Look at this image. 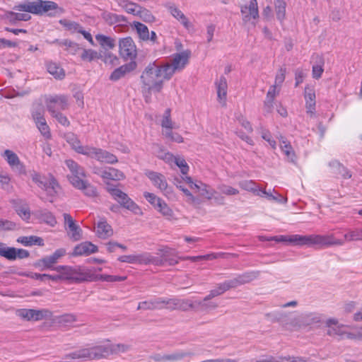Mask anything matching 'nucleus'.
Returning a JSON list of instances; mask_svg holds the SVG:
<instances>
[{"label": "nucleus", "instance_id": "1", "mask_svg": "<svg viewBox=\"0 0 362 362\" xmlns=\"http://www.w3.org/2000/svg\"><path fill=\"white\" fill-rule=\"evenodd\" d=\"M175 69H144L141 79L142 82L141 91L146 103H150L152 92H160L163 83L170 79Z\"/></svg>", "mask_w": 362, "mask_h": 362}, {"label": "nucleus", "instance_id": "2", "mask_svg": "<svg viewBox=\"0 0 362 362\" xmlns=\"http://www.w3.org/2000/svg\"><path fill=\"white\" fill-rule=\"evenodd\" d=\"M16 8L20 11H25L36 15L47 14L49 16H55L64 12V8L52 1L33 0L25 4H19Z\"/></svg>", "mask_w": 362, "mask_h": 362}, {"label": "nucleus", "instance_id": "3", "mask_svg": "<svg viewBox=\"0 0 362 362\" xmlns=\"http://www.w3.org/2000/svg\"><path fill=\"white\" fill-rule=\"evenodd\" d=\"M325 324L328 328L327 334L330 336H337L340 339H362V331L351 333L349 331V326L339 323L335 318L327 320Z\"/></svg>", "mask_w": 362, "mask_h": 362}, {"label": "nucleus", "instance_id": "4", "mask_svg": "<svg viewBox=\"0 0 362 362\" xmlns=\"http://www.w3.org/2000/svg\"><path fill=\"white\" fill-rule=\"evenodd\" d=\"M30 176L32 180L49 196L54 197L58 193L60 189L59 185L51 174L45 177L36 171H33Z\"/></svg>", "mask_w": 362, "mask_h": 362}, {"label": "nucleus", "instance_id": "5", "mask_svg": "<svg viewBox=\"0 0 362 362\" xmlns=\"http://www.w3.org/2000/svg\"><path fill=\"white\" fill-rule=\"evenodd\" d=\"M119 53L125 61H129L132 66L136 67L135 59L137 56L136 46L131 37L120 38L119 40Z\"/></svg>", "mask_w": 362, "mask_h": 362}, {"label": "nucleus", "instance_id": "6", "mask_svg": "<svg viewBox=\"0 0 362 362\" xmlns=\"http://www.w3.org/2000/svg\"><path fill=\"white\" fill-rule=\"evenodd\" d=\"M107 190L123 207L132 211L136 215H141L143 214L141 208L133 200H132L126 193L112 186H107Z\"/></svg>", "mask_w": 362, "mask_h": 362}, {"label": "nucleus", "instance_id": "7", "mask_svg": "<svg viewBox=\"0 0 362 362\" xmlns=\"http://www.w3.org/2000/svg\"><path fill=\"white\" fill-rule=\"evenodd\" d=\"M108 354L107 348L104 346H95L90 349H80L65 355V358L71 359H98L105 357Z\"/></svg>", "mask_w": 362, "mask_h": 362}, {"label": "nucleus", "instance_id": "8", "mask_svg": "<svg viewBox=\"0 0 362 362\" xmlns=\"http://www.w3.org/2000/svg\"><path fill=\"white\" fill-rule=\"evenodd\" d=\"M144 174L150 180L152 185L160 191L163 195L168 198H170L172 197V188L168 185L166 177L164 175L153 170H146Z\"/></svg>", "mask_w": 362, "mask_h": 362}, {"label": "nucleus", "instance_id": "9", "mask_svg": "<svg viewBox=\"0 0 362 362\" xmlns=\"http://www.w3.org/2000/svg\"><path fill=\"white\" fill-rule=\"evenodd\" d=\"M65 164L70 171V174L67 175L70 183L74 187L81 186L82 182L86 179L83 168L71 159L66 160Z\"/></svg>", "mask_w": 362, "mask_h": 362}, {"label": "nucleus", "instance_id": "10", "mask_svg": "<svg viewBox=\"0 0 362 362\" xmlns=\"http://www.w3.org/2000/svg\"><path fill=\"white\" fill-rule=\"evenodd\" d=\"M344 239L336 238L334 234L310 235V247H327L331 246H342Z\"/></svg>", "mask_w": 362, "mask_h": 362}, {"label": "nucleus", "instance_id": "11", "mask_svg": "<svg viewBox=\"0 0 362 362\" xmlns=\"http://www.w3.org/2000/svg\"><path fill=\"white\" fill-rule=\"evenodd\" d=\"M167 309L170 310H188L189 309H194L198 307H202V308H205L206 307V304L203 301H192L189 299H177V298H170L168 299L167 303Z\"/></svg>", "mask_w": 362, "mask_h": 362}, {"label": "nucleus", "instance_id": "12", "mask_svg": "<svg viewBox=\"0 0 362 362\" xmlns=\"http://www.w3.org/2000/svg\"><path fill=\"white\" fill-rule=\"evenodd\" d=\"M93 173L100 176L107 185H109L110 181H121L125 179L122 171L112 167H95Z\"/></svg>", "mask_w": 362, "mask_h": 362}, {"label": "nucleus", "instance_id": "13", "mask_svg": "<svg viewBox=\"0 0 362 362\" xmlns=\"http://www.w3.org/2000/svg\"><path fill=\"white\" fill-rule=\"evenodd\" d=\"M184 181L189 185L191 189L195 190V192H199L201 197H204L207 199H211L214 198L216 200L222 201L223 198L218 199L215 197L216 192L209 185L202 182H194L192 179L189 176L183 177Z\"/></svg>", "mask_w": 362, "mask_h": 362}, {"label": "nucleus", "instance_id": "14", "mask_svg": "<svg viewBox=\"0 0 362 362\" xmlns=\"http://www.w3.org/2000/svg\"><path fill=\"white\" fill-rule=\"evenodd\" d=\"M45 104L49 113L65 110L69 107L68 96L65 95L45 96Z\"/></svg>", "mask_w": 362, "mask_h": 362}, {"label": "nucleus", "instance_id": "15", "mask_svg": "<svg viewBox=\"0 0 362 362\" xmlns=\"http://www.w3.org/2000/svg\"><path fill=\"white\" fill-rule=\"evenodd\" d=\"M118 260L121 262H126L129 264H158L157 258L148 252L122 255L118 257Z\"/></svg>", "mask_w": 362, "mask_h": 362}, {"label": "nucleus", "instance_id": "16", "mask_svg": "<svg viewBox=\"0 0 362 362\" xmlns=\"http://www.w3.org/2000/svg\"><path fill=\"white\" fill-rule=\"evenodd\" d=\"M16 315L27 321H39L51 316V312L46 309L35 310L21 308L16 310Z\"/></svg>", "mask_w": 362, "mask_h": 362}, {"label": "nucleus", "instance_id": "17", "mask_svg": "<svg viewBox=\"0 0 362 362\" xmlns=\"http://www.w3.org/2000/svg\"><path fill=\"white\" fill-rule=\"evenodd\" d=\"M87 150L88 151L86 153V156L91 158H95L99 162L108 164H114L118 161L116 156L105 150L93 146H89L88 149Z\"/></svg>", "mask_w": 362, "mask_h": 362}, {"label": "nucleus", "instance_id": "18", "mask_svg": "<svg viewBox=\"0 0 362 362\" xmlns=\"http://www.w3.org/2000/svg\"><path fill=\"white\" fill-rule=\"evenodd\" d=\"M32 117L42 136L45 139H50L52 137V134L50 129L44 117L43 109L40 107L33 110Z\"/></svg>", "mask_w": 362, "mask_h": 362}, {"label": "nucleus", "instance_id": "19", "mask_svg": "<svg viewBox=\"0 0 362 362\" xmlns=\"http://www.w3.org/2000/svg\"><path fill=\"white\" fill-rule=\"evenodd\" d=\"M58 272L59 280H71L75 281H81L84 279L81 276L80 268H72L68 266H58L53 268Z\"/></svg>", "mask_w": 362, "mask_h": 362}, {"label": "nucleus", "instance_id": "20", "mask_svg": "<svg viewBox=\"0 0 362 362\" xmlns=\"http://www.w3.org/2000/svg\"><path fill=\"white\" fill-rule=\"evenodd\" d=\"M64 227L67 230V235L73 241H78L83 238V231L73 218L69 214H64Z\"/></svg>", "mask_w": 362, "mask_h": 362}, {"label": "nucleus", "instance_id": "21", "mask_svg": "<svg viewBox=\"0 0 362 362\" xmlns=\"http://www.w3.org/2000/svg\"><path fill=\"white\" fill-rule=\"evenodd\" d=\"M0 255L8 260H15L28 257L29 252L24 249L7 247L6 244L0 243Z\"/></svg>", "mask_w": 362, "mask_h": 362}, {"label": "nucleus", "instance_id": "22", "mask_svg": "<svg viewBox=\"0 0 362 362\" xmlns=\"http://www.w3.org/2000/svg\"><path fill=\"white\" fill-rule=\"evenodd\" d=\"M1 156L6 160L8 165L19 174H25V165L21 161L20 158L13 151L6 149L1 154Z\"/></svg>", "mask_w": 362, "mask_h": 362}, {"label": "nucleus", "instance_id": "23", "mask_svg": "<svg viewBox=\"0 0 362 362\" xmlns=\"http://www.w3.org/2000/svg\"><path fill=\"white\" fill-rule=\"evenodd\" d=\"M190 56V52L188 50L182 52L180 53H177L174 54L173 58L172 59V64H170L168 63L165 64H155V68H180L184 67L188 63L189 58Z\"/></svg>", "mask_w": 362, "mask_h": 362}, {"label": "nucleus", "instance_id": "24", "mask_svg": "<svg viewBox=\"0 0 362 362\" xmlns=\"http://www.w3.org/2000/svg\"><path fill=\"white\" fill-rule=\"evenodd\" d=\"M94 231L98 238L107 239L113 235L112 226L104 218L100 219L95 225Z\"/></svg>", "mask_w": 362, "mask_h": 362}, {"label": "nucleus", "instance_id": "25", "mask_svg": "<svg viewBox=\"0 0 362 362\" xmlns=\"http://www.w3.org/2000/svg\"><path fill=\"white\" fill-rule=\"evenodd\" d=\"M66 252L64 248L57 249L52 255L41 259L39 262V264L43 266L44 268L53 269L54 264L57 263L58 261L66 255Z\"/></svg>", "mask_w": 362, "mask_h": 362}, {"label": "nucleus", "instance_id": "26", "mask_svg": "<svg viewBox=\"0 0 362 362\" xmlns=\"http://www.w3.org/2000/svg\"><path fill=\"white\" fill-rule=\"evenodd\" d=\"M168 298H155L148 300L140 302L138 310H155L167 308Z\"/></svg>", "mask_w": 362, "mask_h": 362}, {"label": "nucleus", "instance_id": "27", "mask_svg": "<svg viewBox=\"0 0 362 362\" xmlns=\"http://www.w3.org/2000/svg\"><path fill=\"white\" fill-rule=\"evenodd\" d=\"M98 252V247L91 242H83L74 248V256H88Z\"/></svg>", "mask_w": 362, "mask_h": 362}, {"label": "nucleus", "instance_id": "28", "mask_svg": "<svg viewBox=\"0 0 362 362\" xmlns=\"http://www.w3.org/2000/svg\"><path fill=\"white\" fill-rule=\"evenodd\" d=\"M280 92V87L278 85L272 86L267 93L264 102V112L266 114H269L274 109V100L276 96L279 95Z\"/></svg>", "mask_w": 362, "mask_h": 362}, {"label": "nucleus", "instance_id": "29", "mask_svg": "<svg viewBox=\"0 0 362 362\" xmlns=\"http://www.w3.org/2000/svg\"><path fill=\"white\" fill-rule=\"evenodd\" d=\"M216 88L218 101L222 106H225L226 104L228 84L227 80L224 76H221L217 79Z\"/></svg>", "mask_w": 362, "mask_h": 362}, {"label": "nucleus", "instance_id": "30", "mask_svg": "<svg viewBox=\"0 0 362 362\" xmlns=\"http://www.w3.org/2000/svg\"><path fill=\"white\" fill-rule=\"evenodd\" d=\"M64 138L76 152L86 156L90 146H83L76 135L71 132L64 134Z\"/></svg>", "mask_w": 362, "mask_h": 362}, {"label": "nucleus", "instance_id": "31", "mask_svg": "<svg viewBox=\"0 0 362 362\" xmlns=\"http://www.w3.org/2000/svg\"><path fill=\"white\" fill-rule=\"evenodd\" d=\"M241 13L243 15V21L247 22L251 18L255 19L259 16L258 6L257 0H250L249 6L241 7Z\"/></svg>", "mask_w": 362, "mask_h": 362}, {"label": "nucleus", "instance_id": "32", "mask_svg": "<svg viewBox=\"0 0 362 362\" xmlns=\"http://www.w3.org/2000/svg\"><path fill=\"white\" fill-rule=\"evenodd\" d=\"M279 142L281 151L286 157L287 160L291 163H296V156L291 143L284 137H281Z\"/></svg>", "mask_w": 362, "mask_h": 362}, {"label": "nucleus", "instance_id": "33", "mask_svg": "<svg viewBox=\"0 0 362 362\" xmlns=\"http://www.w3.org/2000/svg\"><path fill=\"white\" fill-rule=\"evenodd\" d=\"M234 288L233 286V282H231L230 280L226 281L218 284V286L216 288H215L214 289L211 290L210 291L209 294L204 298V302L205 303L206 301H207L216 296H220L222 293H223L224 292H226V291H228L230 288Z\"/></svg>", "mask_w": 362, "mask_h": 362}, {"label": "nucleus", "instance_id": "34", "mask_svg": "<svg viewBox=\"0 0 362 362\" xmlns=\"http://www.w3.org/2000/svg\"><path fill=\"white\" fill-rule=\"evenodd\" d=\"M257 196L266 197L269 201L277 203L286 204L287 202V198L277 193L275 190L267 192L261 187L260 191L257 193Z\"/></svg>", "mask_w": 362, "mask_h": 362}, {"label": "nucleus", "instance_id": "35", "mask_svg": "<svg viewBox=\"0 0 362 362\" xmlns=\"http://www.w3.org/2000/svg\"><path fill=\"white\" fill-rule=\"evenodd\" d=\"M305 99L306 102L307 112L313 114L315 108V93L313 88L305 87Z\"/></svg>", "mask_w": 362, "mask_h": 362}, {"label": "nucleus", "instance_id": "36", "mask_svg": "<svg viewBox=\"0 0 362 362\" xmlns=\"http://www.w3.org/2000/svg\"><path fill=\"white\" fill-rule=\"evenodd\" d=\"M154 208L168 220L176 219L173 209L162 199L156 204Z\"/></svg>", "mask_w": 362, "mask_h": 362}, {"label": "nucleus", "instance_id": "37", "mask_svg": "<svg viewBox=\"0 0 362 362\" xmlns=\"http://www.w3.org/2000/svg\"><path fill=\"white\" fill-rule=\"evenodd\" d=\"M258 276V272H252L249 273L243 274V275L238 276L233 279H230L233 282L234 288L238 287L240 285L250 283Z\"/></svg>", "mask_w": 362, "mask_h": 362}, {"label": "nucleus", "instance_id": "38", "mask_svg": "<svg viewBox=\"0 0 362 362\" xmlns=\"http://www.w3.org/2000/svg\"><path fill=\"white\" fill-rule=\"evenodd\" d=\"M253 362H311L308 359L300 357L274 358L273 356H263Z\"/></svg>", "mask_w": 362, "mask_h": 362}, {"label": "nucleus", "instance_id": "39", "mask_svg": "<svg viewBox=\"0 0 362 362\" xmlns=\"http://www.w3.org/2000/svg\"><path fill=\"white\" fill-rule=\"evenodd\" d=\"M170 112V109L168 108L163 115L162 119L160 121L163 135L166 132L173 130V129L175 128V124L171 119Z\"/></svg>", "mask_w": 362, "mask_h": 362}, {"label": "nucleus", "instance_id": "40", "mask_svg": "<svg viewBox=\"0 0 362 362\" xmlns=\"http://www.w3.org/2000/svg\"><path fill=\"white\" fill-rule=\"evenodd\" d=\"M288 244L295 246H308L310 247V235H290L288 239Z\"/></svg>", "mask_w": 362, "mask_h": 362}, {"label": "nucleus", "instance_id": "41", "mask_svg": "<svg viewBox=\"0 0 362 362\" xmlns=\"http://www.w3.org/2000/svg\"><path fill=\"white\" fill-rule=\"evenodd\" d=\"M170 13L178 21H180V23L183 25V26L187 28V30H189L190 28H192V25L189 23L187 18L185 16V14L177 7L175 6H170L169 8Z\"/></svg>", "mask_w": 362, "mask_h": 362}, {"label": "nucleus", "instance_id": "42", "mask_svg": "<svg viewBox=\"0 0 362 362\" xmlns=\"http://www.w3.org/2000/svg\"><path fill=\"white\" fill-rule=\"evenodd\" d=\"M297 323H299V327L301 325H309L313 323L320 322V317L315 314L309 313L304 314L295 318Z\"/></svg>", "mask_w": 362, "mask_h": 362}, {"label": "nucleus", "instance_id": "43", "mask_svg": "<svg viewBox=\"0 0 362 362\" xmlns=\"http://www.w3.org/2000/svg\"><path fill=\"white\" fill-rule=\"evenodd\" d=\"M95 40L99 43V45L105 49H112L115 45V40L108 36H105L102 34H98L95 36Z\"/></svg>", "mask_w": 362, "mask_h": 362}, {"label": "nucleus", "instance_id": "44", "mask_svg": "<svg viewBox=\"0 0 362 362\" xmlns=\"http://www.w3.org/2000/svg\"><path fill=\"white\" fill-rule=\"evenodd\" d=\"M345 242L362 241V228L348 229L344 235Z\"/></svg>", "mask_w": 362, "mask_h": 362}, {"label": "nucleus", "instance_id": "45", "mask_svg": "<svg viewBox=\"0 0 362 362\" xmlns=\"http://www.w3.org/2000/svg\"><path fill=\"white\" fill-rule=\"evenodd\" d=\"M101 17L109 25H114L117 23L125 21L124 16L117 15L107 11H105L101 13Z\"/></svg>", "mask_w": 362, "mask_h": 362}, {"label": "nucleus", "instance_id": "46", "mask_svg": "<svg viewBox=\"0 0 362 362\" xmlns=\"http://www.w3.org/2000/svg\"><path fill=\"white\" fill-rule=\"evenodd\" d=\"M81 59L84 62H92L102 58V54L91 49H83L80 54Z\"/></svg>", "mask_w": 362, "mask_h": 362}, {"label": "nucleus", "instance_id": "47", "mask_svg": "<svg viewBox=\"0 0 362 362\" xmlns=\"http://www.w3.org/2000/svg\"><path fill=\"white\" fill-rule=\"evenodd\" d=\"M119 5L124 8L128 13L137 15L139 9L141 8L139 5L129 0H119Z\"/></svg>", "mask_w": 362, "mask_h": 362}, {"label": "nucleus", "instance_id": "48", "mask_svg": "<svg viewBox=\"0 0 362 362\" xmlns=\"http://www.w3.org/2000/svg\"><path fill=\"white\" fill-rule=\"evenodd\" d=\"M75 188L81 190L83 194L90 197H96L98 192L96 188L90 185L86 179L82 182V185L80 187H74Z\"/></svg>", "mask_w": 362, "mask_h": 362}, {"label": "nucleus", "instance_id": "49", "mask_svg": "<svg viewBox=\"0 0 362 362\" xmlns=\"http://www.w3.org/2000/svg\"><path fill=\"white\" fill-rule=\"evenodd\" d=\"M18 242L22 243L25 246H30L37 245L40 246L44 245L43 240L37 236H23L18 239Z\"/></svg>", "mask_w": 362, "mask_h": 362}, {"label": "nucleus", "instance_id": "50", "mask_svg": "<svg viewBox=\"0 0 362 362\" xmlns=\"http://www.w3.org/2000/svg\"><path fill=\"white\" fill-rule=\"evenodd\" d=\"M134 27L141 40L144 41L149 40V30L146 25L140 22H134Z\"/></svg>", "mask_w": 362, "mask_h": 362}, {"label": "nucleus", "instance_id": "51", "mask_svg": "<svg viewBox=\"0 0 362 362\" xmlns=\"http://www.w3.org/2000/svg\"><path fill=\"white\" fill-rule=\"evenodd\" d=\"M38 218L42 222L52 227L55 226L57 223L55 216L48 211H40L38 214Z\"/></svg>", "mask_w": 362, "mask_h": 362}, {"label": "nucleus", "instance_id": "52", "mask_svg": "<svg viewBox=\"0 0 362 362\" xmlns=\"http://www.w3.org/2000/svg\"><path fill=\"white\" fill-rule=\"evenodd\" d=\"M239 186L244 190L251 192L255 195L260 191L261 187L257 186L252 180H243L239 182Z\"/></svg>", "mask_w": 362, "mask_h": 362}, {"label": "nucleus", "instance_id": "53", "mask_svg": "<svg viewBox=\"0 0 362 362\" xmlns=\"http://www.w3.org/2000/svg\"><path fill=\"white\" fill-rule=\"evenodd\" d=\"M7 18L13 23L16 21H27L30 19L31 16L28 13H15L9 11L6 14Z\"/></svg>", "mask_w": 362, "mask_h": 362}, {"label": "nucleus", "instance_id": "54", "mask_svg": "<svg viewBox=\"0 0 362 362\" xmlns=\"http://www.w3.org/2000/svg\"><path fill=\"white\" fill-rule=\"evenodd\" d=\"M103 62H104L106 66H118L119 63V59L115 54L107 52L105 53L104 55H102V58H100Z\"/></svg>", "mask_w": 362, "mask_h": 362}, {"label": "nucleus", "instance_id": "55", "mask_svg": "<svg viewBox=\"0 0 362 362\" xmlns=\"http://www.w3.org/2000/svg\"><path fill=\"white\" fill-rule=\"evenodd\" d=\"M221 256V254L211 253V254H208L206 255L183 257H180V259H182V260L188 259V260H191L192 262H197V261H199V260H211V259H216Z\"/></svg>", "mask_w": 362, "mask_h": 362}, {"label": "nucleus", "instance_id": "56", "mask_svg": "<svg viewBox=\"0 0 362 362\" xmlns=\"http://www.w3.org/2000/svg\"><path fill=\"white\" fill-rule=\"evenodd\" d=\"M187 356V353L185 352H177V353H173L171 354L164 355L161 356L160 358L156 359L157 361H178L184 358Z\"/></svg>", "mask_w": 362, "mask_h": 362}, {"label": "nucleus", "instance_id": "57", "mask_svg": "<svg viewBox=\"0 0 362 362\" xmlns=\"http://www.w3.org/2000/svg\"><path fill=\"white\" fill-rule=\"evenodd\" d=\"M59 23L65 28L66 30L72 33H78L81 28L80 24L78 23L67 19H61Z\"/></svg>", "mask_w": 362, "mask_h": 362}, {"label": "nucleus", "instance_id": "58", "mask_svg": "<svg viewBox=\"0 0 362 362\" xmlns=\"http://www.w3.org/2000/svg\"><path fill=\"white\" fill-rule=\"evenodd\" d=\"M158 150L155 152L156 156L163 160L165 163L171 165L173 163V159H174V156L170 152H166L160 147H158Z\"/></svg>", "mask_w": 362, "mask_h": 362}, {"label": "nucleus", "instance_id": "59", "mask_svg": "<svg viewBox=\"0 0 362 362\" xmlns=\"http://www.w3.org/2000/svg\"><path fill=\"white\" fill-rule=\"evenodd\" d=\"M173 163H175L180 169V171L183 175L187 174L189 171V166L183 158L174 156Z\"/></svg>", "mask_w": 362, "mask_h": 362}, {"label": "nucleus", "instance_id": "60", "mask_svg": "<svg viewBox=\"0 0 362 362\" xmlns=\"http://www.w3.org/2000/svg\"><path fill=\"white\" fill-rule=\"evenodd\" d=\"M76 321V315L71 313H66L57 317V322L64 325H71Z\"/></svg>", "mask_w": 362, "mask_h": 362}, {"label": "nucleus", "instance_id": "61", "mask_svg": "<svg viewBox=\"0 0 362 362\" xmlns=\"http://www.w3.org/2000/svg\"><path fill=\"white\" fill-rule=\"evenodd\" d=\"M137 15L146 22H153L155 21V17L152 13L148 10L142 7L139 9Z\"/></svg>", "mask_w": 362, "mask_h": 362}, {"label": "nucleus", "instance_id": "62", "mask_svg": "<svg viewBox=\"0 0 362 362\" xmlns=\"http://www.w3.org/2000/svg\"><path fill=\"white\" fill-rule=\"evenodd\" d=\"M275 6L276 9V17L279 20L281 21L285 16L286 4L281 0H277Z\"/></svg>", "mask_w": 362, "mask_h": 362}, {"label": "nucleus", "instance_id": "63", "mask_svg": "<svg viewBox=\"0 0 362 362\" xmlns=\"http://www.w3.org/2000/svg\"><path fill=\"white\" fill-rule=\"evenodd\" d=\"M218 189L222 193L226 195L231 196V195H236L239 193V191L229 185H220L218 187Z\"/></svg>", "mask_w": 362, "mask_h": 362}, {"label": "nucleus", "instance_id": "64", "mask_svg": "<svg viewBox=\"0 0 362 362\" xmlns=\"http://www.w3.org/2000/svg\"><path fill=\"white\" fill-rule=\"evenodd\" d=\"M163 136L170 141L176 143H182L184 139L183 137L177 132H173L172 130L164 133Z\"/></svg>", "mask_w": 362, "mask_h": 362}]
</instances>
